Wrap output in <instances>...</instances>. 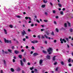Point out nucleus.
<instances>
[{"instance_id": "f257e3e1", "label": "nucleus", "mask_w": 73, "mask_h": 73, "mask_svg": "<svg viewBox=\"0 0 73 73\" xmlns=\"http://www.w3.org/2000/svg\"><path fill=\"white\" fill-rule=\"evenodd\" d=\"M53 49L51 48H49L48 49H47V51L48 52V54H52L53 51Z\"/></svg>"}, {"instance_id": "f03ea898", "label": "nucleus", "mask_w": 73, "mask_h": 73, "mask_svg": "<svg viewBox=\"0 0 73 73\" xmlns=\"http://www.w3.org/2000/svg\"><path fill=\"white\" fill-rule=\"evenodd\" d=\"M60 41H61L60 42L61 44H63V43H64V42H63V41H64L65 43L66 42V40H65V39H62V38H60Z\"/></svg>"}, {"instance_id": "7ed1b4c3", "label": "nucleus", "mask_w": 73, "mask_h": 73, "mask_svg": "<svg viewBox=\"0 0 73 73\" xmlns=\"http://www.w3.org/2000/svg\"><path fill=\"white\" fill-rule=\"evenodd\" d=\"M25 19L26 20H28V19H29V20H30L29 21V23H31V20H32V19H31V17H25Z\"/></svg>"}, {"instance_id": "20e7f679", "label": "nucleus", "mask_w": 73, "mask_h": 73, "mask_svg": "<svg viewBox=\"0 0 73 73\" xmlns=\"http://www.w3.org/2000/svg\"><path fill=\"white\" fill-rule=\"evenodd\" d=\"M4 39V41L5 43H11V40H7L5 38H3Z\"/></svg>"}, {"instance_id": "39448f33", "label": "nucleus", "mask_w": 73, "mask_h": 73, "mask_svg": "<svg viewBox=\"0 0 73 73\" xmlns=\"http://www.w3.org/2000/svg\"><path fill=\"white\" fill-rule=\"evenodd\" d=\"M43 62V60L42 59H41L39 61V64L40 65H41V66H42V65H43V64H42V62Z\"/></svg>"}, {"instance_id": "423d86ee", "label": "nucleus", "mask_w": 73, "mask_h": 73, "mask_svg": "<svg viewBox=\"0 0 73 73\" xmlns=\"http://www.w3.org/2000/svg\"><path fill=\"white\" fill-rule=\"evenodd\" d=\"M22 34L23 36H24V35H26L27 33H26V32L24 31V30H23V32H22Z\"/></svg>"}, {"instance_id": "0eeeda50", "label": "nucleus", "mask_w": 73, "mask_h": 73, "mask_svg": "<svg viewBox=\"0 0 73 73\" xmlns=\"http://www.w3.org/2000/svg\"><path fill=\"white\" fill-rule=\"evenodd\" d=\"M20 62H21V66H23L24 65V63L23 62V61H22V60H20Z\"/></svg>"}, {"instance_id": "6e6552de", "label": "nucleus", "mask_w": 73, "mask_h": 73, "mask_svg": "<svg viewBox=\"0 0 73 73\" xmlns=\"http://www.w3.org/2000/svg\"><path fill=\"white\" fill-rule=\"evenodd\" d=\"M46 58H47V59H50V55H48L46 57Z\"/></svg>"}, {"instance_id": "1a4fd4ad", "label": "nucleus", "mask_w": 73, "mask_h": 73, "mask_svg": "<svg viewBox=\"0 0 73 73\" xmlns=\"http://www.w3.org/2000/svg\"><path fill=\"white\" fill-rule=\"evenodd\" d=\"M3 30L5 35H7V30L4 29Z\"/></svg>"}, {"instance_id": "9d476101", "label": "nucleus", "mask_w": 73, "mask_h": 73, "mask_svg": "<svg viewBox=\"0 0 73 73\" xmlns=\"http://www.w3.org/2000/svg\"><path fill=\"white\" fill-rule=\"evenodd\" d=\"M44 36L46 37V38H48L49 40H50V37L48 38V37L47 36H46V35L45 34L44 35Z\"/></svg>"}, {"instance_id": "9b49d317", "label": "nucleus", "mask_w": 73, "mask_h": 73, "mask_svg": "<svg viewBox=\"0 0 73 73\" xmlns=\"http://www.w3.org/2000/svg\"><path fill=\"white\" fill-rule=\"evenodd\" d=\"M38 54L37 53H35L33 54V56H37Z\"/></svg>"}, {"instance_id": "f8f14e48", "label": "nucleus", "mask_w": 73, "mask_h": 73, "mask_svg": "<svg viewBox=\"0 0 73 73\" xmlns=\"http://www.w3.org/2000/svg\"><path fill=\"white\" fill-rule=\"evenodd\" d=\"M15 54H17V53H19V51L15 50Z\"/></svg>"}, {"instance_id": "ddd939ff", "label": "nucleus", "mask_w": 73, "mask_h": 73, "mask_svg": "<svg viewBox=\"0 0 73 73\" xmlns=\"http://www.w3.org/2000/svg\"><path fill=\"white\" fill-rule=\"evenodd\" d=\"M20 68H18L16 69V70L17 72H19L20 71Z\"/></svg>"}, {"instance_id": "4468645a", "label": "nucleus", "mask_w": 73, "mask_h": 73, "mask_svg": "<svg viewBox=\"0 0 73 73\" xmlns=\"http://www.w3.org/2000/svg\"><path fill=\"white\" fill-rule=\"evenodd\" d=\"M11 70L12 72H15V70L13 69V68H11Z\"/></svg>"}, {"instance_id": "2eb2a0df", "label": "nucleus", "mask_w": 73, "mask_h": 73, "mask_svg": "<svg viewBox=\"0 0 73 73\" xmlns=\"http://www.w3.org/2000/svg\"><path fill=\"white\" fill-rule=\"evenodd\" d=\"M8 50V52H10L11 53H12V50H11V49H9Z\"/></svg>"}, {"instance_id": "dca6fc26", "label": "nucleus", "mask_w": 73, "mask_h": 73, "mask_svg": "<svg viewBox=\"0 0 73 73\" xmlns=\"http://www.w3.org/2000/svg\"><path fill=\"white\" fill-rule=\"evenodd\" d=\"M56 57V56H55L53 57V58H52L53 60L54 61V60H55V58Z\"/></svg>"}, {"instance_id": "f3484780", "label": "nucleus", "mask_w": 73, "mask_h": 73, "mask_svg": "<svg viewBox=\"0 0 73 73\" xmlns=\"http://www.w3.org/2000/svg\"><path fill=\"white\" fill-rule=\"evenodd\" d=\"M16 17H17V18H19V19H20V18L21 17V16L20 15H18L16 16Z\"/></svg>"}, {"instance_id": "a211bd4d", "label": "nucleus", "mask_w": 73, "mask_h": 73, "mask_svg": "<svg viewBox=\"0 0 73 73\" xmlns=\"http://www.w3.org/2000/svg\"><path fill=\"white\" fill-rule=\"evenodd\" d=\"M60 14L62 15H64V12L62 11H60Z\"/></svg>"}, {"instance_id": "6ab92c4d", "label": "nucleus", "mask_w": 73, "mask_h": 73, "mask_svg": "<svg viewBox=\"0 0 73 73\" xmlns=\"http://www.w3.org/2000/svg\"><path fill=\"white\" fill-rule=\"evenodd\" d=\"M68 24L69 27H71V25H72L69 22H68Z\"/></svg>"}, {"instance_id": "aec40b11", "label": "nucleus", "mask_w": 73, "mask_h": 73, "mask_svg": "<svg viewBox=\"0 0 73 73\" xmlns=\"http://www.w3.org/2000/svg\"><path fill=\"white\" fill-rule=\"evenodd\" d=\"M60 64H61L62 65H64V62L63 61H61L60 62Z\"/></svg>"}, {"instance_id": "412c9836", "label": "nucleus", "mask_w": 73, "mask_h": 73, "mask_svg": "<svg viewBox=\"0 0 73 73\" xmlns=\"http://www.w3.org/2000/svg\"><path fill=\"white\" fill-rule=\"evenodd\" d=\"M19 58H20L21 59V58H22V55H19Z\"/></svg>"}, {"instance_id": "4be33fe9", "label": "nucleus", "mask_w": 73, "mask_h": 73, "mask_svg": "<svg viewBox=\"0 0 73 73\" xmlns=\"http://www.w3.org/2000/svg\"><path fill=\"white\" fill-rule=\"evenodd\" d=\"M45 5H42L41 7L42 8H45Z\"/></svg>"}, {"instance_id": "5701e85b", "label": "nucleus", "mask_w": 73, "mask_h": 73, "mask_svg": "<svg viewBox=\"0 0 73 73\" xmlns=\"http://www.w3.org/2000/svg\"><path fill=\"white\" fill-rule=\"evenodd\" d=\"M33 69H34V67H31L30 68V70H33Z\"/></svg>"}, {"instance_id": "b1692460", "label": "nucleus", "mask_w": 73, "mask_h": 73, "mask_svg": "<svg viewBox=\"0 0 73 73\" xmlns=\"http://www.w3.org/2000/svg\"><path fill=\"white\" fill-rule=\"evenodd\" d=\"M44 14H45V15H46V16H48V13H47L46 12H45Z\"/></svg>"}, {"instance_id": "393cba45", "label": "nucleus", "mask_w": 73, "mask_h": 73, "mask_svg": "<svg viewBox=\"0 0 73 73\" xmlns=\"http://www.w3.org/2000/svg\"><path fill=\"white\" fill-rule=\"evenodd\" d=\"M51 34L52 36H54V32H52V33H51Z\"/></svg>"}, {"instance_id": "a878e982", "label": "nucleus", "mask_w": 73, "mask_h": 73, "mask_svg": "<svg viewBox=\"0 0 73 73\" xmlns=\"http://www.w3.org/2000/svg\"><path fill=\"white\" fill-rule=\"evenodd\" d=\"M43 21L44 22H46V23H47L48 21V20H44Z\"/></svg>"}, {"instance_id": "bb28decb", "label": "nucleus", "mask_w": 73, "mask_h": 73, "mask_svg": "<svg viewBox=\"0 0 73 73\" xmlns=\"http://www.w3.org/2000/svg\"><path fill=\"white\" fill-rule=\"evenodd\" d=\"M58 5L59 7H62L60 3L58 4Z\"/></svg>"}, {"instance_id": "cd10ccee", "label": "nucleus", "mask_w": 73, "mask_h": 73, "mask_svg": "<svg viewBox=\"0 0 73 73\" xmlns=\"http://www.w3.org/2000/svg\"><path fill=\"white\" fill-rule=\"evenodd\" d=\"M43 2L44 3H47V1H45V0H43Z\"/></svg>"}, {"instance_id": "c85d7f7f", "label": "nucleus", "mask_w": 73, "mask_h": 73, "mask_svg": "<svg viewBox=\"0 0 73 73\" xmlns=\"http://www.w3.org/2000/svg\"><path fill=\"white\" fill-rule=\"evenodd\" d=\"M64 27H67V23H65L64 24Z\"/></svg>"}, {"instance_id": "c756f323", "label": "nucleus", "mask_w": 73, "mask_h": 73, "mask_svg": "<svg viewBox=\"0 0 73 73\" xmlns=\"http://www.w3.org/2000/svg\"><path fill=\"white\" fill-rule=\"evenodd\" d=\"M23 62H26V60H25V59L24 58L23 59Z\"/></svg>"}, {"instance_id": "7c9ffc66", "label": "nucleus", "mask_w": 73, "mask_h": 73, "mask_svg": "<svg viewBox=\"0 0 73 73\" xmlns=\"http://www.w3.org/2000/svg\"><path fill=\"white\" fill-rule=\"evenodd\" d=\"M42 52H43V53H46V51L44 50H43L42 51Z\"/></svg>"}, {"instance_id": "2f4dec72", "label": "nucleus", "mask_w": 73, "mask_h": 73, "mask_svg": "<svg viewBox=\"0 0 73 73\" xmlns=\"http://www.w3.org/2000/svg\"><path fill=\"white\" fill-rule=\"evenodd\" d=\"M9 27L11 28H13V26L11 25H9Z\"/></svg>"}, {"instance_id": "473e14b6", "label": "nucleus", "mask_w": 73, "mask_h": 73, "mask_svg": "<svg viewBox=\"0 0 73 73\" xmlns=\"http://www.w3.org/2000/svg\"><path fill=\"white\" fill-rule=\"evenodd\" d=\"M70 32H73V29H70Z\"/></svg>"}, {"instance_id": "72a5a7b5", "label": "nucleus", "mask_w": 73, "mask_h": 73, "mask_svg": "<svg viewBox=\"0 0 73 73\" xmlns=\"http://www.w3.org/2000/svg\"><path fill=\"white\" fill-rule=\"evenodd\" d=\"M37 37H38V38H39V39H40V38H41V37L40 36V35H38Z\"/></svg>"}, {"instance_id": "f704fd0d", "label": "nucleus", "mask_w": 73, "mask_h": 73, "mask_svg": "<svg viewBox=\"0 0 73 73\" xmlns=\"http://www.w3.org/2000/svg\"><path fill=\"white\" fill-rule=\"evenodd\" d=\"M56 11L55 10H53L52 11L53 13H55L56 12Z\"/></svg>"}, {"instance_id": "c9c22d12", "label": "nucleus", "mask_w": 73, "mask_h": 73, "mask_svg": "<svg viewBox=\"0 0 73 73\" xmlns=\"http://www.w3.org/2000/svg\"><path fill=\"white\" fill-rule=\"evenodd\" d=\"M31 48H32V49H33V50H34V49H35V47H34V46H32L31 47Z\"/></svg>"}, {"instance_id": "e433bc0d", "label": "nucleus", "mask_w": 73, "mask_h": 73, "mask_svg": "<svg viewBox=\"0 0 73 73\" xmlns=\"http://www.w3.org/2000/svg\"><path fill=\"white\" fill-rule=\"evenodd\" d=\"M3 62L4 63V64H6V61H5V60H3Z\"/></svg>"}, {"instance_id": "4c0bfd02", "label": "nucleus", "mask_w": 73, "mask_h": 73, "mask_svg": "<svg viewBox=\"0 0 73 73\" xmlns=\"http://www.w3.org/2000/svg\"><path fill=\"white\" fill-rule=\"evenodd\" d=\"M34 42H35V43H37L38 42V41H37V40H34Z\"/></svg>"}, {"instance_id": "58836bf2", "label": "nucleus", "mask_w": 73, "mask_h": 73, "mask_svg": "<svg viewBox=\"0 0 73 73\" xmlns=\"http://www.w3.org/2000/svg\"><path fill=\"white\" fill-rule=\"evenodd\" d=\"M56 31L57 32H58V29L57 28L56 29Z\"/></svg>"}, {"instance_id": "ea45409f", "label": "nucleus", "mask_w": 73, "mask_h": 73, "mask_svg": "<svg viewBox=\"0 0 73 73\" xmlns=\"http://www.w3.org/2000/svg\"><path fill=\"white\" fill-rule=\"evenodd\" d=\"M34 71L35 72H37V70L36 69H34Z\"/></svg>"}, {"instance_id": "a19ab883", "label": "nucleus", "mask_w": 73, "mask_h": 73, "mask_svg": "<svg viewBox=\"0 0 73 73\" xmlns=\"http://www.w3.org/2000/svg\"><path fill=\"white\" fill-rule=\"evenodd\" d=\"M46 33L47 34V35H48L49 34H50V33L48 32H46Z\"/></svg>"}, {"instance_id": "79ce46f5", "label": "nucleus", "mask_w": 73, "mask_h": 73, "mask_svg": "<svg viewBox=\"0 0 73 73\" xmlns=\"http://www.w3.org/2000/svg\"><path fill=\"white\" fill-rule=\"evenodd\" d=\"M5 53L6 54H8V51H6L5 52Z\"/></svg>"}, {"instance_id": "37998d69", "label": "nucleus", "mask_w": 73, "mask_h": 73, "mask_svg": "<svg viewBox=\"0 0 73 73\" xmlns=\"http://www.w3.org/2000/svg\"><path fill=\"white\" fill-rule=\"evenodd\" d=\"M57 62H55L54 63V65H57Z\"/></svg>"}, {"instance_id": "c03bdc74", "label": "nucleus", "mask_w": 73, "mask_h": 73, "mask_svg": "<svg viewBox=\"0 0 73 73\" xmlns=\"http://www.w3.org/2000/svg\"><path fill=\"white\" fill-rule=\"evenodd\" d=\"M41 38L42 39H44L45 38V37H44V36H42L41 37Z\"/></svg>"}, {"instance_id": "a18cd8bd", "label": "nucleus", "mask_w": 73, "mask_h": 73, "mask_svg": "<svg viewBox=\"0 0 73 73\" xmlns=\"http://www.w3.org/2000/svg\"><path fill=\"white\" fill-rule=\"evenodd\" d=\"M45 29H41V31H42H42H44Z\"/></svg>"}, {"instance_id": "49530a36", "label": "nucleus", "mask_w": 73, "mask_h": 73, "mask_svg": "<svg viewBox=\"0 0 73 73\" xmlns=\"http://www.w3.org/2000/svg\"><path fill=\"white\" fill-rule=\"evenodd\" d=\"M11 48L12 49H15V46H12L11 47Z\"/></svg>"}, {"instance_id": "de8ad7c7", "label": "nucleus", "mask_w": 73, "mask_h": 73, "mask_svg": "<svg viewBox=\"0 0 73 73\" xmlns=\"http://www.w3.org/2000/svg\"><path fill=\"white\" fill-rule=\"evenodd\" d=\"M54 24L56 25L57 24V23H56V21H54Z\"/></svg>"}, {"instance_id": "09e8293b", "label": "nucleus", "mask_w": 73, "mask_h": 73, "mask_svg": "<svg viewBox=\"0 0 73 73\" xmlns=\"http://www.w3.org/2000/svg\"><path fill=\"white\" fill-rule=\"evenodd\" d=\"M58 67L56 68L55 70L56 71H57L58 70Z\"/></svg>"}, {"instance_id": "8fccbe9b", "label": "nucleus", "mask_w": 73, "mask_h": 73, "mask_svg": "<svg viewBox=\"0 0 73 73\" xmlns=\"http://www.w3.org/2000/svg\"><path fill=\"white\" fill-rule=\"evenodd\" d=\"M28 32H31V29H28Z\"/></svg>"}, {"instance_id": "3c124183", "label": "nucleus", "mask_w": 73, "mask_h": 73, "mask_svg": "<svg viewBox=\"0 0 73 73\" xmlns=\"http://www.w3.org/2000/svg\"><path fill=\"white\" fill-rule=\"evenodd\" d=\"M34 26V24H32L31 25V27H33Z\"/></svg>"}, {"instance_id": "603ef678", "label": "nucleus", "mask_w": 73, "mask_h": 73, "mask_svg": "<svg viewBox=\"0 0 73 73\" xmlns=\"http://www.w3.org/2000/svg\"><path fill=\"white\" fill-rule=\"evenodd\" d=\"M36 21L37 22V23H40V21L38 19L36 20Z\"/></svg>"}, {"instance_id": "864d4df0", "label": "nucleus", "mask_w": 73, "mask_h": 73, "mask_svg": "<svg viewBox=\"0 0 73 73\" xmlns=\"http://www.w3.org/2000/svg\"><path fill=\"white\" fill-rule=\"evenodd\" d=\"M31 42L32 43H33V44H35V40L32 41Z\"/></svg>"}, {"instance_id": "5fc2aeb1", "label": "nucleus", "mask_w": 73, "mask_h": 73, "mask_svg": "<svg viewBox=\"0 0 73 73\" xmlns=\"http://www.w3.org/2000/svg\"><path fill=\"white\" fill-rule=\"evenodd\" d=\"M25 38H27V39L29 38V37H28V36H26Z\"/></svg>"}, {"instance_id": "6e6d98bb", "label": "nucleus", "mask_w": 73, "mask_h": 73, "mask_svg": "<svg viewBox=\"0 0 73 73\" xmlns=\"http://www.w3.org/2000/svg\"><path fill=\"white\" fill-rule=\"evenodd\" d=\"M50 5H51L52 6V5H53V4H52V3L50 2Z\"/></svg>"}, {"instance_id": "4d7b16f0", "label": "nucleus", "mask_w": 73, "mask_h": 73, "mask_svg": "<svg viewBox=\"0 0 73 73\" xmlns=\"http://www.w3.org/2000/svg\"><path fill=\"white\" fill-rule=\"evenodd\" d=\"M70 60H71L70 58H69V59H68V62H70Z\"/></svg>"}, {"instance_id": "13d9d810", "label": "nucleus", "mask_w": 73, "mask_h": 73, "mask_svg": "<svg viewBox=\"0 0 73 73\" xmlns=\"http://www.w3.org/2000/svg\"><path fill=\"white\" fill-rule=\"evenodd\" d=\"M27 64L28 65H31V63H30L29 62H28L27 63Z\"/></svg>"}, {"instance_id": "bf43d9fd", "label": "nucleus", "mask_w": 73, "mask_h": 73, "mask_svg": "<svg viewBox=\"0 0 73 73\" xmlns=\"http://www.w3.org/2000/svg\"><path fill=\"white\" fill-rule=\"evenodd\" d=\"M21 52H24V50L23 49L21 50Z\"/></svg>"}, {"instance_id": "052dcab7", "label": "nucleus", "mask_w": 73, "mask_h": 73, "mask_svg": "<svg viewBox=\"0 0 73 73\" xmlns=\"http://www.w3.org/2000/svg\"><path fill=\"white\" fill-rule=\"evenodd\" d=\"M54 42L56 43V42H57V40H54Z\"/></svg>"}, {"instance_id": "680f3d73", "label": "nucleus", "mask_w": 73, "mask_h": 73, "mask_svg": "<svg viewBox=\"0 0 73 73\" xmlns=\"http://www.w3.org/2000/svg\"><path fill=\"white\" fill-rule=\"evenodd\" d=\"M26 49H28V48H29V47H28V46H26Z\"/></svg>"}, {"instance_id": "e2e57ef3", "label": "nucleus", "mask_w": 73, "mask_h": 73, "mask_svg": "<svg viewBox=\"0 0 73 73\" xmlns=\"http://www.w3.org/2000/svg\"><path fill=\"white\" fill-rule=\"evenodd\" d=\"M13 62H15V60L14 59H13Z\"/></svg>"}, {"instance_id": "0e129e2a", "label": "nucleus", "mask_w": 73, "mask_h": 73, "mask_svg": "<svg viewBox=\"0 0 73 73\" xmlns=\"http://www.w3.org/2000/svg\"><path fill=\"white\" fill-rule=\"evenodd\" d=\"M56 19H58V16H56L55 17Z\"/></svg>"}, {"instance_id": "69168bd1", "label": "nucleus", "mask_w": 73, "mask_h": 73, "mask_svg": "<svg viewBox=\"0 0 73 73\" xmlns=\"http://www.w3.org/2000/svg\"><path fill=\"white\" fill-rule=\"evenodd\" d=\"M33 37H36V36L35 35H33Z\"/></svg>"}, {"instance_id": "338daca9", "label": "nucleus", "mask_w": 73, "mask_h": 73, "mask_svg": "<svg viewBox=\"0 0 73 73\" xmlns=\"http://www.w3.org/2000/svg\"><path fill=\"white\" fill-rule=\"evenodd\" d=\"M33 51H32L31 52V54H33Z\"/></svg>"}, {"instance_id": "774afa93", "label": "nucleus", "mask_w": 73, "mask_h": 73, "mask_svg": "<svg viewBox=\"0 0 73 73\" xmlns=\"http://www.w3.org/2000/svg\"><path fill=\"white\" fill-rule=\"evenodd\" d=\"M44 43H45V44H47V41H44Z\"/></svg>"}]
</instances>
